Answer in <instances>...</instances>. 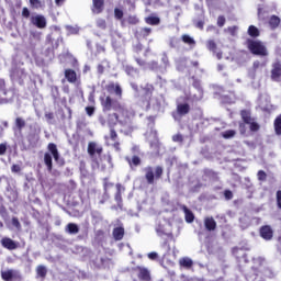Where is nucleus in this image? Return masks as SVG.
Masks as SVG:
<instances>
[{
  "label": "nucleus",
  "instance_id": "3c124183",
  "mask_svg": "<svg viewBox=\"0 0 281 281\" xmlns=\"http://www.w3.org/2000/svg\"><path fill=\"white\" fill-rule=\"evenodd\" d=\"M247 123H245V121L239 122V133L240 135H245V133H247V125H245Z\"/></svg>",
  "mask_w": 281,
  "mask_h": 281
},
{
  "label": "nucleus",
  "instance_id": "6e6d98bb",
  "mask_svg": "<svg viewBox=\"0 0 281 281\" xmlns=\"http://www.w3.org/2000/svg\"><path fill=\"white\" fill-rule=\"evenodd\" d=\"M224 196H225L226 201H232L234 199V193L232 192V190H225Z\"/></svg>",
  "mask_w": 281,
  "mask_h": 281
},
{
  "label": "nucleus",
  "instance_id": "4be33fe9",
  "mask_svg": "<svg viewBox=\"0 0 281 281\" xmlns=\"http://www.w3.org/2000/svg\"><path fill=\"white\" fill-rule=\"evenodd\" d=\"M204 227L207 229V232H214V229H216V221L214 217H205Z\"/></svg>",
  "mask_w": 281,
  "mask_h": 281
},
{
  "label": "nucleus",
  "instance_id": "5fc2aeb1",
  "mask_svg": "<svg viewBox=\"0 0 281 281\" xmlns=\"http://www.w3.org/2000/svg\"><path fill=\"white\" fill-rule=\"evenodd\" d=\"M23 74H25V71L21 68H15L12 70L13 78H16V76H23Z\"/></svg>",
  "mask_w": 281,
  "mask_h": 281
},
{
  "label": "nucleus",
  "instance_id": "1a4fd4ad",
  "mask_svg": "<svg viewBox=\"0 0 281 281\" xmlns=\"http://www.w3.org/2000/svg\"><path fill=\"white\" fill-rule=\"evenodd\" d=\"M31 23L38 30H45V27H47V20L45 19V15L31 16Z\"/></svg>",
  "mask_w": 281,
  "mask_h": 281
},
{
  "label": "nucleus",
  "instance_id": "864d4df0",
  "mask_svg": "<svg viewBox=\"0 0 281 281\" xmlns=\"http://www.w3.org/2000/svg\"><path fill=\"white\" fill-rule=\"evenodd\" d=\"M110 139L112 142H117V132L115 131V128L110 130Z\"/></svg>",
  "mask_w": 281,
  "mask_h": 281
},
{
  "label": "nucleus",
  "instance_id": "f3484780",
  "mask_svg": "<svg viewBox=\"0 0 281 281\" xmlns=\"http://www.w3.org/2000/svg\"><path fill=\"white\" fill-rule=\"evenodd\" d=\"M0 92H2L3 95H8L10 93L11 95L16 97V88L11 87L9 89H5V79L3 78H0Z\"/></svg>",
  "mask_w": 281,
  "mask_h": 281
},
{
  "label": "nucleus",
  "instance_id": "4d7b16f0",
  "mask_svg": "<svg viewBox=\"0 0 281 281\" xmlns=\"http://www.w3.org/2000/svg\"><path fill=\"white\" fill-rule=\"evenodd\" d=\"M172 142H178L179 144H183V135H181V134L173 135Z\"/></svg>",
  "mask_w": 281,
  "mask_h": 281
},
{
  "label": "nucleus",
  "instance_id": "aec40b11",
  "mask_svg": "<svg viewBox=\"0 0 281 281\" xmlns=\"http://www.w3.org/2000/svg\"><path fill=\"white\" fill-rule=\"evenodd\" d=\"M5 196L7 199H9L11 203H14L19 200V191L12 188H8L5 192Z\"/></svg>",
  "mask_w": 281,
  "mask_h": 281
},
{
  "label": "nucleus",
  "instance_id": "f03ea898",
  "mask_svg": "<svg viewBox=\"0 0 281 281\" xmlns=\"http://www.w3.org/2000/svg\"><path fill=\"white\" fill-rule=\"evenodd\" d=\"M144 172L148 186H155V181H159L164 177V167L156 166L153 168V166H147L144 168Z\"/></svg>",
  "mask_w": 281,
  "mask_h": 281
},
{
  "label": "nucleus",
  "instance_id": "20e7f679",
  "mask_svg": "<svg viewBox=\"0 0 281 281\" xmlns=\"http://www.w3.org/2000/svg\"><path fill=\"white\" fill-rule=\"evenodd\" d=\"M143 89V94L139 98V104L146 111H150V102H153V93H155V86L146 83Z\"/></svg>",
  "mask_w": 281,
  "mask_h": 281
},
{
  "label": "nucleus",
  "instance_id": "4468645a",
  "mask_svg": "<svg viewBox=\"0 0 281 281\" xmlns=\"http://www.w3.org/2000/svg\"><path fill=\"white\" fill-rule=\"evenodd\" d=\"M91 11L93 14H102L104 12V0H92Z\"/></svg>",
  "mask_w": 281,
  "mask_h": 281
},
{
  "label": "nucleus",
  "instance_id": "8fccbe9b",
  "mask_svg": "<svg viewBox=\"0 0 281 281\" xmlns=\"http://www.w3.org/2000/svg\"><path fill=\"white\" fill-rule=\"evenodd\" d=\"M137 69H135V67L133 66H126L125 67V74H127V76H133V74H136Z\"/></svg>",
  "mask_w": 281,
  "mask_h": 281
},
{
  "label": "nucleus",
  "instance_id": "69168bd1",
  "mask_svg": "<svg viewBox=\"0 0 281 281\" xmlns=\"http://www.w3.org/2000/svg\"><path fill=\"white\" fill-rule=\"evenodd\" d=\"M11 172H21V166L20 165H12L11 166Z\"/></svg>",
  "mask_w": 281,
  "mask_h": 281
},
{
  "label": "nucleus",
  "instance_id": "b1692460",
  "mask_svg": "<svg viewBox=\"0 0 281 281\" xmlns=\"http://www.w3.org/2000/svg\"><path fill=\"white\" fill-rule=\"evenodd\" d=\"M177 113H178V115H188V113H190V104H188V103L178 104Z\"/></svg>",
  "mask_w": 281,
  "mask_h": 281
},
{
  "label": "nucleus",
  "instance_id": "c9c22d12",
  "mask_svg": "<svg viewBox=\"0 0 281 281\" xmlns=\"http://www.w3.org/2000/svg\"><path fill=\"white\" fill-rule=\"evenodd\" d=\"M122 190H124V188H122V184L117 183L115 193L116 203H122Z\"/></svg>",
  "mask_w": 281,
  "mask_h": 281
},
{
  "label": "nucleus",
  "instance_id": "c85d7f7f",
  "mask_svg": "<svg viewBox=\"0 0 281 281\" xmlns=\"http://www.w3.org/2000/svg\"><path fill=\"white\" fill-rule=\"evenodd\" d=\"M36 276L37 278H42V280H45L47 278V267L40 265L36 267Z\"/></svg>",
  "mask_w": 281,
  "mask_h": 281
},
{
  "label": "nucleus",
  "instance_id": "c03bdc74",
  "mask_svg": "<svg viewBox=\"0 0 281 281\" xmlns=\"http://www.w3.org/2000/svg\"><path fill=\"white\" fill-rule=\"evenodd\" d=\"M114 16L117 21H122V19H124V11H122L121 9L115 8L114 9Z\"/></svg>",
  "mask_w": 281,
  "mask_h": 281
},
{
  "label": "nucleus",
  "instance_id": "ea45409f",
  "mask_svg": "<svg viewBox=\"0 0 281 281\" xmlns=\"http://www.w3.org/2000/svg\"><path fill=\"white\" fill-rule=\"evenodd\" d=\"M97 27H99V30H106V20L99 18L95 22Z\"/></svg>",
  "mask_w": 281,
  "mask_h": 281
},
{
  "label": "nucleus",
  "instance_id": "f8f14e48",
  "mask_svg": "<svg viewBox=\"0 0 281 281\" xmlns=\"http://www.w3.org/2000/svg\"><path fill=\"white\" fill-rule=\"evenodd\" d=\"M281 78V63L280 60L272 64L271 80L278 81Z\"/></svg>",
  "mask_w": 281,
  "mask_h": 281
},
{
  "label": "nucleus",
  "instance_id": "9b49d317",
  "mask_svg": "<svg viewBox=\"0 0 281 281\" xmlns=\"http://www.w3.org/2000/svg\"><path fill=\"white\" fill-rule=\"evenodd\" d=\"M259 234L263 240H271L273 238V228L270 225H263L260 227Z\"/></svg>",
  "mask_w": 281,
  "mask_h": 281
},
{
  "label": "nucleus",
  "instance_id": "72a5a7b5",
  "mask_svg": "<svg viewBox=\"0 0 281 281\" xmlns=\"http://www.w3.org/2000/svg\"><path fill=\"white\" fill-rule=\"evenodd\" d=\"M66 232L68 234H78L80 232V228L78 227L77 224H74V223H69L67 226H66Z\"/></svg>",
  "mask_w": 281,
  "mask_h": 281
},
{
  "label": "nucleus",
  "instance_id": "5701e85b",
  "mask_svg": "<svg viewBox=\"0 0 281 281\" xmlns=\"http://www.w3.org/2000/svg\"><path fill=\"white\" fill-rule=\"evenodd\" d=\"M182 211L184 212L186 223H194V213L186 205L182 206Z\"/></svg>",
  "mask_w": 281,
  "mask_h": 281
},
{
  "label": "nucleus",
  "instance_id": "a18cd8bd",
  "mask_svg": "<svg viewBox=\"0 0 281 281\" xmlns=\"http://www.w3.org/2000/svg\"><path fill=\"white\" fill-rule=\"evenodd\" d=\"M11 224L13 227H15V229H18V232H21V222L19 221V217H12Z\"/></svg>",
  "mask_w": 281,
  "mask_h": 281
},
{
  "label": "nucleus",
  "instance_id": "39448f33",
  "mask_svg": "<svg viewBox=\"0 0 281 281\" xmlns=\"http://www.w3.org/2000/svg\"><path fill=\"white\" fill-rule=\"evenodd\" d=\"M247 47L250 53L255 56H269V52H267V46L260 41L248 38L246 41Z\"/></svg>",
  "mask_w": 281,
  "mask_h": 281
},
{
  "label": "nucleus",
  "instance_id": "774afa93",
  "mask_svg": "<svg viewBox=\"0 0 281 281\" xmlns=\"http://www.w3.org/2000/svg\"><path fill=\"white\" fill-rule=\"evenodd\" d=\"M45 119L47 120V122H52V120H54V112H46Z\"/></svg>",
  "mask_w": 281,
  "mask_h": 281
},
{
  "label": "nucleus",
  "instance_id": "f704fd0d",
  "mask_svg": "<svg viewBox=\"0 0 281 281\" xmlns=\"http://www.w3.org/2000/svg\"><path fill=\"white\" fill-rule=\"evenodd\" d=\"M24 127H25V120H23V117H16L15 119V128L18 131H20V133H21V131H23Z\"/></svg>",
  "mask_w": 281,
  "mask_h": 281
},
{
  "label": "nucleus",
  "instance_id": "de8ad7c7",
  "mask_svg": "<svg viewBox=\"0 0 281 281\" xmlns=\"http://www.w3.org/2000/svg\"><path fill=\"white\" fill-rule=\"evenodd\" d=\"M257 177L258 181H267V172H265V170H259Z\"/></svg>",
  "mask_w": 281,
  "mask_h": 281
},
{
  "label": "nucleus",
  "instance_id": "f257e3e1",
  "mask_svg": "<svg viewBox=\"0 0 281 281\" xmlns=\"http://www.w3.org/2000/svg\"><path fill=\"white\" fill-rule=\"evenodd\" d=\"M101 109L103 113H111V111H114L113 117L116 120V122H120V114L124 115L126 113V109H124V105L117 99H113L111 95H102L99 98Z\"/></svg>",
  "mask_w": 281,
  "mask_h": 281
},
{
  "label": "nucleus",
  "instance_id": "09e8293b",
  "mask_svg": "<svg viewBox=\"0 0 281 281\" xmlns=\"http://www.w3.org/2000/svg\"><path fill=\"white\" fill-rule=\"evenodd\" d=\"M0 216L2 218H5V216H8V209H5V205H3V203H0Z\"/></svg>",
  "mask_w": 281,
  "mask_h": 281
},
{
  "label": "nucleus",
  "instance_id": "680f3d73",
  "mask_svg": "<svg viewBox=\"0 0 281 281\" xmlns=\"http://www.w3.org/2000/svg\"><path fill=\"white\" fill-rule=\"evenodd\" d=\"M147 258H149V260H157L159 258V255L153 251L147 255Z\"/></svg>",
  "mask_w": 281,
  "mask_h": 281
},
{
  "label": "nucleus",
  "instance_id": "6ab92c4d",
  "mask_svg": "<svg viewBox=\"0 0 281 281\" xmlns=\"http://www.w3.org/2000/svg\"><path fill=\"white\" fill-rule=\"evenodd\" d=\"M149 34H153V29L140 27L138 31L135 32V37L136 38H148Z\"/></svg>",
  "mask_w": 281,
  "mask_h": 281
},
{
  "label": "nucleus",
  "instance_id": "338daca9",
  "mask_svg": "<svg viewBox=\"0 0 281 281\" xmlns=\"http://www.w3.org/2000/svg\"><path fill=\"white\" fill-rule=\"evenodd\" d=\"M52 92L55 93V94H53V98H55V100H56V98H58V95H60V92L58 91V87H56V86H54L52 88Z\"/></svg>",
  "mask_w": 281,
  "mask_h": 281
},
{
  "label": "nucleus",
  "instance_id": "7c9ffc66",
  "mask_svg": "<svg viewBox=\"0 0 281 281\" xmlns=\"http://www.w3.org/2000/svg\"><path fill=\"white\" fill-rule=\"evenodd\" d=\"M247 34L250 36V38H258V36H260V30H258L255 25H250L248 26Z\"/></svg>",
  "mask_w": 281,
  "mask_h": 281
},
{
  "label": "nucleus",
  "instance_id": "13d9d810",
  "mask_svg": "<svg viewBox=\"0 0 281 281\" xmlns=\"http://www.w3.org/2000/svg\"><path fill=\"white\" fill-rule=\"evenodd\" d=\"M148 65H149V69H151V71L159 69V63H157V61H150Z\"/></svg>",
  "mask_w": 281,
  "mask_h": 281
},
{
  "label": "nucleus",
  "instance_id": "cd10ccee",
  "mask_svg": "<svg viewBox=\"0 0 281 281\" xmlns=\"http://www.w3.org/2000/svg\"><path fill=\"white\" fill-rule=\"evenodd\" d=\"M280 23H281V20L278 15H272L269 19V26L271 27V30H278V27H280Z\"/></svg>",
  "mask_w": 281,
  "mask_h": 281
},
{
  "label": "nucleus",
  "instance_id": "603ef678",
  "mask_svg": "<svg viewBox=\"0 0 281 281\" xmlns=\"http://www.w3.org/2000/svg\"><path fill=\"white\" fill-rule=\"evenodd\" d=\"M226 23L225 15H218L217 18V27H223Z\"/></svg>",
  "mask_w": 281,
  "mask_h": 281
},
{
  "label": "nucleus",
  "instance_id": "a211bd4d",
  "mask_svg": "<svg viewBox=\"0 0 281 281\" xmlns=\"http://www.w3.org/2000/svg\"><path fill=\"white\" fill-rule=\"evenodd\" d=\"M110 262L111 259H109L108 257H97L94 259V266L97 267V269H106Z\"/></svg>",
  "mask_w": 281,
  "mask_h": 281
},
{
  "label": "nucleus",
  "instance_id": "6e6552de",
  "mask_svg": "<svg viewBox=\"0 0 281 281\" xmlns=\"http://www.w3.org/2000/svg\"><path fill=\"white\" fill-rule=\"evenodd\" d=\"M134 271H138V274H137L138 280L153 281V277L150 276V270H148V268L137 266L134 268Z\"/></svg>",
  "mask_w": 281,
  "mask_h": 281
},
{
  "label": "nucleus",
  "instance_id": "58836bf2",
  "mask_svg": "<svg viewBox=\"0 0 281 281\" xmlns=\"http://www.w3.org/2000/svg\"><path fill=\"white\" fill-rule=\"evenodd\" d=\"M206 48L209 49V52H213L215 54V52L217 49L216 42H214V40H209L206 42Z\"/></svg>",
  "mask_w": 281,
  "mask_h": 281
},
{
  "label": "nucleus",
  "instance_id": "412c9836",
  "mask_svg": "<svg viewBox=\"0 0 281 281\" xmlns=\"http://www.w3.org/2000/svg\"><path fill=\"white\" fill-rule=\"evenodd\" d=\"M124 234H125L124 226H117L113 228L112 235L114 240L116 241L122 240L124 238Z\"/></svg>",
  "mask_w": 281,
  "mask_h": 281
},
{
  "label": "nucleus",
  "instance_id": "423d86ee",
  "mask_svg": "<svg viewBox=\"0 0 281 281\" xmlns=\"http://www.w3.org/2000/svg\"><path fill=\"white\" fill-rule=\"evenodd\" d=\"M240 117L245 124L249 125L251 133H258V131H260V124L256 122V119L251 117V112L249 110H241Z\"/></svg>",
  "mask_w": 281,
  "mask_h": 281
},
{
  "label": "nucleus",
  "instance_id": "9d476101",
  "mask_svg": "<svg viewBox=\"0 0 281 281\" xmlns=\"http://www.w3.org/2000/svg\"><path fill=\"white\" fill-rule=\"evenodd\" d=\"M105 90L108 91V93H115L116 98H119V100H122V87L120 86V83H115V82H109L105 86Z\"/></svg>",
  "mask_w": 281,
  "mask_h": 281
},
{
  "label": "nucleus",
  "instance_id": "49530a36",
  "mask_svg": "<svg viewBox=\"0 0 281 281\" xmlns=\"http://www.w3.org/2000/svg\"><path fill=\"white\" fill-rule=\"evenodd\" d=\"M85 111L89 117H93V115L95 114V106H86Z\"/></svg>",
  "mask_w": 281,
  "mask_h": 281
},
{
  "label": "nucleus",
  "instance_id": "2eb2a0df",
  "mask_svg": "<svg viewBox=\"0 0 281 281\" xmlns=\"http://www.w3.org/2000/svg\"><path fill=\"white\" fill-rule=\"evenodd\" d=\"M65 78L70 85H76L78 82V74H76V70L68 68L65 70Z\"/></svg>",
  "mask_w": 281,
  "mask_h": 281
},
{
  "label": "nucleus",
  "instance_id": "ddd939ff",
  "mask_svg": "<svg viewBox=\"0 0 281 281\" xmlns=\"http://www.w3.org/2000/svg\"><path fill=\"white\" fill-rule=\"evenodd\" d=\"M125 161H127L131 170H135V168H138V166H142V158L137 155H134L132 157L126 156Z\"/></svg>",
  "mask_w": 281,
  "mask_h": 281
},
{
  "label": "nucleus",
  "instance_id": "79ce46f5",
  "mask_svg": "<svg viewBox=\"0 0 281 281\" xmlns=\"http://www.w3.org/2000/svg\"><path fill=\"white\" fill-rule=\"evenodd\" d=\"M14 98H16V95H12L10 98H0V106L3 104H11V102H14Z\"/></svg>",
  "mask_w": 281,
  "mask_h": 281
},
{
  "label": "nucleus",
  "instance_id": "7ed1b4c3",
  "mask_svg": "<svg viewBox=\"0 0 281 281\" xmlns=\"http://www.w3.org/2000/svg\"><path fill=\"white\" fill-rule=\"evenodd\" d=\"M103 153H104V147H102V145H98V143L95 142H90L88 144V155L92 164H94L97 168H100V159L102 158Z\"/></svg>",
  "mask_w": 281,
  "mask_h": 281
},
{
  "label": "nucleus",
  "instance_id": "37998d69",
  "mask_svg": "<svg viewBox=\"0 0 281 281\" xmlns=\"http://www.w3.org/2000/svg\"><path fill=\"white\" fill-rule=\"evenodd\" d=\"M31 8H34L35 10H38V8H43V3L41 0H29Z\"/></svg>",
  "mask_w": 281,
  "mask_h": 281
},
{
  "label": "nucleus",
  "instance_id": "dca6fc26",
  "mask_svg": "<svg viewBox=\"0 0 281 281\" xmlns=\"http://www.w3.org/2000/svg\"><path fill=\"white\" fill-rule=\"evenodd\" d=\"M47 150L50 153L56 164H58V161H60V153H58V146H56L55 143H49L47 145Z\"/></svg>",
  "mask_w": 281,
  "mask_h": 281
},
{
  "label": "nucleus",
  "instance_id": "0eeeda50",
  "mask_svg": "<svg viewBox=\"0 0 281 281\" xmlns=\"http://www.w3.org/2000/svg\"><path fill=\"white\" fill-rule=\"evenodd\" d=\"M0 244L4 249H8L9 251H14V249H19L21 247L19 241H15L10 237H2Z\"/></svg>",
  "mask_w": 281,
  "mask_h": 281
},
{
  "label": "nucleus",
  "instance_id": "a19ab883",
  "mask_svg": "<svg viewBox=\"0 0 281 281\" xmlns=\"http://www.w3.org/2000/svg\"><path fill=\"white\" fill-rule=\"evenodd\" d=\"M127 23L128 25H137L139 23V18H137V15H128Z\"/></svg>",
  "mask_w": 281,
  "mask_h": 281
},
{
  "label": "nucleus",
  "instance_id": "e433bc0d",
  "mask_svg": "<svg viewBox=\"0 0 281 281\" xmlns=\"http://www.w3.org/2000/svg\"><path fill=\"white\" fill-rule=\"evenodd\" d=\"M222 137L224 139H232V137H236V131L235 130H227L222 133Z\"/></svg>",
  "mask_w": 281,
  "mask_h": 281
},
{
  "label": "nucleus",
  "instance_id": "c756f323",
  "mask_svg": "<svg viewBox=\"0 0 281 281\" xmlns=\"http://www.w3.org/2000/svg\"><path fill=\"white\" fill-rule=\"evenodd\" d=\"M180 267H183L184 269H192V266L194 265V261L192 259L184 257L179 260Z\"/></svg>",
  "mask_w": 281,
  "mask_h": 281
},
{
  "label": "nucleus",
  "instance_id": "bb28decb",
  "mask_svg": "<svg viewBox=\"0 0 281 281\" xmlns=\"http://www.w3.org/2000/svg\"><path fill=\"white\" fill-rule=\"evenodd\" d=\"M44 164H45L48 172H52V170H54V162L52 160V154H49V153L44 154Z\"/></svg>",
  "mask_w": 281,
  "mask_h": 281
},
{
  "label": "nucleus",
  "instance_id": "2f4dec72",
  "mask_svg": "<svg viewBox=\"0 0 281 281\" xmlns=\"http://www.w3.org/2000/svg\"><path fill=\"white\" fill-rule=\"evenodd\" d=\"M1 278L3 281H10L14 278V270H5L1 272Z\"/></svg>",
  "mask_w": 281,
  "mask_h": 281
},
{
  "label": "nucleus",
  "instance_id": "4c0bfd02",
  "mask_svg": "<svg viewBox=\"0 0 281 281\" xmlns=\"http://www.w3.org/2000/svg\"><path fill=\"white\" fill-rule=\"evenodd\" d=\"M274 131L276 135H281V115L274 120Z\"/></svg>",
  "mask_w": 281,
  "mask_h": 281
},
{
  "label": "nucleus",
  "instance_id": "e2e57ef3",
  "mask_svg": "<svg viewBox=\"0 0 281 281\" xmlns=\"http://www.w3.org/2000/svg\"><path fill=\"white\" fill-rule=\"evenodd\" d=\"M22 16H24V19H30V9H27V7L22 9Z\"/></svg>",
  "mask_w": 281,
  "mask_h": 281
},
{
  "label": "nucleus",
  "instance_id": "0e129e2a",
  "mask_svg": "<svg viewBox=\"0 0 281 281\" xmlns=\"http://www.w3.org/2000/svg\"><path fill=\"white\" fill-rule=\"evenodd\" d=\"M277 206L281 210V191H277Z\"/></svg>",
  "mask_w": 281,
  "mask_h": 281
},
{
  "label": "nucleus",
  "instance_id": "052dcab7",
  "mask_svg": "<svg viewBox=\"0 0 281 281\" xmlns=\"http://www.w3.org/2000/svg\"><path fill=\"white\" fill-rule=\"evenodd\" d=\"M97 74H98L99 76H102V75L104 74V65H103V64H99V65L97 66Z\"/></svg>",
  "mask_w": 281,
  "mask_h": 281
},
{
  "label": "nucleus",
  "instance_id": "bf43d9fd",
  "mask_svg": "<svg viewBox=\"0 0 281 281\" xmlns=\"http://www.w3.org/2000/svg\"><path fill=\"white\" fill-rule=\"evenodd\" d=\"M8 153V145L1 143L0 144V156L5 155Z\"/></svg>",
  "mask_w": 281,
  "mask_h": 281
},
{
  "label": "nucleus",
  "instance_id": "a878e982",
  "mask_svg": "<svg viewBox=\"0 0 281 281\" xmlns=\"http://www.w3.org/2000/svg\"><path fill=\"white\" fill-rule=\"evenodd\" d=\"M181 41L182 43H184V45H189V47H196V41H194V38L188 34H183L181 36Z\"/></svg>",
  "mask_w": 281,
  "mask_h": 281
},
{
  "label": "nucleus",
  "instance_id": "473e14b6",
  "mask_svg": "<svg viewBox=\"0 0 281 281\" xmlns=\"http://www.w3.org/2000/svg\"><path fill=\"white\" fill-rule=\"evenodd\" d=\"M204 177H209L210 179H214L215 181H218V172L212 170V169H204Z\"/></svg>",
  "mask_w": 281,
  "mask_h": 281
},
{
  "label": "nucleus",
  "instance_id": "393cba45",
  "mask_svg": "<svg viewBox=\"0 0 281 281\" xmlns=\"http://www.w3.org/2000/svg\"><path fill=\"white\" fill-rule=\"evenodd\" d=\"M145 23L147 25H160L161 19L155 14H151V15L145 18Z\"/></svg>",
  "mask_w": 281,
  "mask_h": 281
}]
</instances>
